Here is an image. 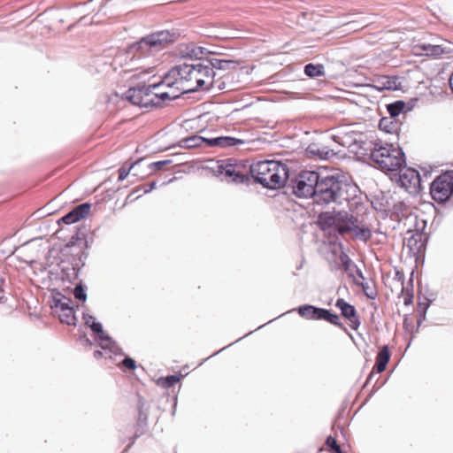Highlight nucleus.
<instances>
[{"label":"nucleus","instance_id":"obj_6","mask_svg":"<svg viewBox=\"0 0 453 453\" xmlns=\"http://www.w3.org/2000/svg\"><path fill=\"white\" fill-rule=\"evenodd\" d=\"M175 79V83L180 84L182 93H192L201 88H204L207 83L205 79H199V70L197 71L196 63H183L174 68L170 73Z\"/></svg>","mask_w":453,"mask_h":453},{"label":"nucleus","instance_id":"obj_41","mask_svg":"<svg viewBox=\"0 0 453 453\" xmlns=\"http://www.w3.org/2000/svg\"><path fill=\"white\" fill-rule=\"evenodd\" d=\"M362 288L365 294V296L370 299H374L377 296L376 290L369 286L368 282H363L361 283Z\"/></svg>","mask_w":453,"mask_h":453},{"label":"nucleus","instance_id":"obj_13","mask_svg":"<svg viewBox=\"0 0 453 453\" xmlns=\"http://www.w3.org/2000/svg\"><path fill=\"white\" fill-rule=\"evenodd\" d=\"M335 306L340 309L342 315L349 321L350 327L357 330L360 326V320L356 308L342 298L337 299Z\"/></svg>","mask_w":453,"mask_h":453},{"label":"nucleus","instance_id":"obj_51","mask_svg":"<svg viewBox=\"0 0 453 453\" xmlns=\"http://www.w3.org/2000/svg\"><path fill=\"white\" fill-rule=\"evenodd\" d=\"M449 86H450V88H451V90L453 92V72H452V74H451V76L449 78Z\"/></svg>","mask_w":453,"mask_h":453},{"label":"nucleus","instance_id":"obj_49","mask_svg":"<svg viewBox=\"0 0 453 453\" xmlns=\"http://www.w3.org/2000/svg\"><path fill=\"white\" fill-rule=\"evenodd\" d=\"M142 434V432H141L140 434L138 433V431H136V432H135L134 436V438H133V440H132L131 443H129V444L127 445V447L126 448L125 451H127V450H128V449L131 447V445H132V444H134V440H135L137 437H139V436H140V434Z\"/></svg>","mask_w":453,"mask_h":453},{"label":"nucleus","instance_id":"obj_9","mask_svg":"<svg viewBox=\"0 0 453 453\" xmlns=\"http://www.w3.org/2000/svg\"><path fill=\"white\" fill-rule=\"evenodd\" d=\"M410 219L415 222L416 229H409L407 231L404 244L409 249L411 254L417 256L425 250L426 237L422 230L425 228L426 222L422 221V226H419L417 221V217H411Z\"/></svg>","mask_w":453,"mask_h":453},{"label":"nucleus","instance_id":"obj_3","mask_svg":"<svg viewBox=\"0 0 453 453\" xmlns=\"http://www.w3.org/2000/svg\"><path fill=\"white\" fill-rule=\"evenodd\" d=\"M178 35V33L170 30L151 33L129 45L127 53L130 56L131 61H144L147 62L144 66H149L150 58L167 48L177 39ZM151 64L154 63L151 62Z\"/></svg>","mask_w":453,"mask_h":453},{"label":"nucleus","instance_id":"obj_40","mask_svg":"<svg viewBox=\"0 0 453 453\" xmlns=\"http://www.w3.org/2000/svg\"><path fill=\"white\" fill-rule=\"evenodd\" d=\"M431 303V301H427L426 303H418V327L421 325L422 321L426 319V311Z\"/></svg>","mask_w":453,"mask_h":453},{"label":"nucleus","instance_id":"obj_45","mask_svg":"<svg viewBox=\"0 0 453 453\" xmlns=\"http://www.w3.org/2000/svg\"><path fill=\"white\" fill-rule=\"evenodd\" d=\"M226 165V160L218 162L216 167L213 169V173L216 176H220L225 174V165Z\"/></svg>","mask_w":453,"mask_h":453},{"label":"nucleus","instance_id":"obj_39","mask_svg":"<svg viewBox=\"0 0 453 453\" xmlns=\"http://www.w3.org/2000/svg\"><path fill=\"white\" fill-rule=\"evenodd\" d=\"M204 50H205V49L203 47H193L190 50V52L188 53V55L190 56V58H196L194 63H197V62H200V61L207 58H203V55L204 54Z\"/></svg>","mask_w":453,"mask_h":453},{"label":"nucleus","instance_id":"obj_50","mask_svg":"<svg viewBox=\"0 0 453 453\" xmlns=\"http://www.w3.org/2000/svg\"><path fill=\"white\" fill-rule=\"evenodd\" d=\"M93 355L95 358L99 359L103 357V352L101 350H95Z\"/></svg>","mask_w":453,"mask_h":453},{"label":"nucleus","instance_id":"obj_33","mask_svg":"<svg viewBox=\"0 0 453 453\" xmlns=\"http://www.w3.org/2000/svg\"><path fill=\"white\" fill-rule=\"evenodd\" d=\"M318 221H319V224H322V225H325V226H334L336 227L335 215L332 216L328 212H321V213H319V217H318Z\"/></svg>","mask_w":453,"mask_h":453},{"label":"nucleus","instance_id":"obj_12","mask_svg":"<svg viewBox=\"0 0 453 453\" xmlns=\"http://www.w3.org/2000/svg\"><path fill=\"white\" fill-rule=\"evenodd\" d=\"M335 229L340 234L350 233L352 229H355L354 226H356V223H358V219L346 211H338L335 214Z\"/></svg>","mask_w":453,"mask_h":453},{"label":"nucleus","instance_id":"obj_58","mask_svg":"<svg viewBox=\"0 0 453 453\" xmlns=\"http://www.w3.org/2000/svg\"><path fill=\"white\" fill-rule=\"evenodd\" d=\"M86 342L88 343V344H92L91 342L89 341V339H86Z\"/></svg>","mask_w":453,"mask_h":453},{"label":"nucleus","instance_id":"obj_47","mask_svg":"<svg viewBox=\"0 0 453 453\" xmlns=\"http://www.w3.org/2000/svg\"><path fill=\"white\" fill-rule=\"evenodd\" d=\"M4 271L3 268L0 266V293L4 292Z\"/></svg>","mask_w":453,"mask_h":453},{"label":"nucleus","instance_id":"obj_31","mask_svg":"<svg viewBox=\"0 0 453 453\" xmlns=\"http://www.w3.org/2000/svg\"><path fill=\"white\" fill-rule=\"evenodd\" d=\"M423 50L426 56L439 57L445 53L444 49L441 45L426 44L423 46Z\"/></svg>","mask_w":453,"mask_h":453},{"label":"nucleus","instance_id":"obj_53","mask_svg":"<svg viewBox=\"0 0 453 453\" xmlns=\"http://www.w3.org/2000/svg\"><path fill=\"white\" fill-rule=\"evenodd\" d=\"M226 347H224L222 348L220 350L217 351V352H214L211 357H213L215 355H217L219 352L222 351L223 349H225Z\"/></svg>","mask_w":453,"mask_h":453},{"label":"nucleus","instance_id":"obj_44","mask_svg":"<svg viewBox=\"0 0 453 453\" xmlns=\"http://www.w3.org/2000/svg\"><path fill=\"white\" fill-rule=\"evenodd\" d=\"M122 365L128 370H134L136 368L134 359L130 357H126L122 361Z\"/></svg>","mask_w":453,"mask_h":453},{"label":"nucleus","instance_id":"obj_11","mask_svg":"<svg viewBox=\"0 0 453 453\" xmlns=\"http://www.w3.org/2000/svg\"><path fill=\"white\" fill-rule=\"evenodd\" d=\"M83 319L86 325L96 334V339L99 340L100 346L104 349H109L111 352L116 354L119 349L116 342L104 332L103 326L100 322L96 321V318L89 314H83Z\"/></svg>","mask_w":453,"mask_h":453},{"label":"nucleus","instance_id":"obj_8","mask_svg":"<svg viewBox=\"0 0 453 453\" xmlns=\"http://www.w3.org/2000/svg\"><path fill=\"white\" fill-rule=\"evenodd\" d=\"M430 194L438 203L447 202L453 194V174L447 172L436 177L431 183Z\"/></svg>","mask_w":453,"mask_h":453},{"label":"nucleus","instance_id":"obj_14","mask_svg":"<svg viewBox=\"0 0 453 453\" xmlns=\"http://www.w3.org/2000/svg\"><path fill=\"white\" fill-rule=\"evenodd\" d=\"M90 203H88L79 204L63 216L60 220L66 225L73 224L88 215L90 211Z\"/></svg>","mask_w":453,"mask_h":453},{"label":"nucleus","instance_id":"obj_29","mask_svg":"<svg viewBox=\"0 0 453 453\" xmlns=\"http://www.w3.org/2000/svg\"><path fill=\"white\" fill-rule=\"evenodd\" d=\"M181 377V375L177 374L168 375L166 377H160L157 380V384L164 388H170L173 387L176 383H178L180 380Z\"/></svg>","mask_w":453,"mask_h":453},{"label":"nucleus","instance_id":"obj_4","mask_svg":"<svg viewBox=\"0 0 453 453\" xmlns=\"http://www.w3.org/2000/svg\"><path fill=\"white\" fill-rule=\"evenodd\" d=\"M175 82L169 81V77H165L161 82L150 85H137L130 88L126 95L127 98L134 105L141 107H155L159 106L166 100H174L179 98L183 93H175L171 91L153 92V89L158 88L160 86H166L172 88Z\"/></svg>","mask_w":453,"mask_h":453},{"label":"nucleus","instance_id":"obj_55","mask_svg":"<svg viewBox=\"0 0 453 453\" xmlns=\"http://www.w3.org/2000/svg\"><path fill=\"white\" fill-rule=\"evenodd\" d=\"M407 325H408V323H407V319H404V321H403V326H404V327H407Z\"/></svg>","mask_w":453,"mask_h":453},{"label":"nucleus","instance_id":"obj_34","mask_svg":"<svg viewBox=\"0 0 453 453\" xmlns=\"http://www.w3.org/2000/svg\"><path fill=\"white\" fill-rule=\"evenodd\" d=\"M85 236L86 234L78 229L76 233L72 236L71 240L67 242L66 246L72 247L74 245H81V243H86Z\"/></svg>","mask_w":453,"mask_h":453},{"label":"nucleus","instance_id":"obj_21","mask_svg":"<svg viewBox=\"0 0 453 453\" xmlns=\"http://www.w3.org/2000/svg\"><path fill=\"white\" fill-rule=\"evenodd\" d=\"M196 68L197 71L199 70L200 75L198 76L199 79H205L207 81V83L204 85L203 88L207 87L211 77L216 76V72L212 71L211 66H210V64L208 62V59H203L200 62L196 63Z\"/></svg>","mask_w":453,"mask_h":453},{"label":"nucleus","instance_id":"obj_7","mask_svg":"<svg viewBox=\"0 0 453 453\" xmlns=\"http://www.w3.org/2000/svg\"><path fill=\"white\" fill-rule=\"evenodd\" d=\"M320 173V172L308 170L300 172L295 179L291 180L293 194L300 198H312L314 202Z\"/></svg>","mask_w":453,"mask_h":453},{"label":"nucleus","instance_id":"obj_24","mask_svg":"<svg viewBox=\"0 0 453 453\" xmlns=\"http://www.w3.org/2000/svg\"><path fill=\"white\" fill-rule=\"evenodd\" d=\"M379 127L380 130H383L387 133L393 134L396 133L399 130V124L395 119L391 118L384 117L380 119L379 122Z\"/></svg>","mask_w":453,"mask_h":453},{"label":"nucleus","instance_id":"obj_59","mask_svg":"<svg viewBox=\"0 0 453 453\" xmlns=\"http://www.w3.org/2000/svg\"><path fill=\"white\" fill-rule=\"evenodd\" d=\"M142 416V414H140ZM139 422H142V417H139Z\"/></svg>","mask_w":453,"mask_h":453},{"label":"nucleus","instance_id":"obj_25","mask_svg":"<svg viewBox=\"0 0 453 453\" xmlns=\"http://www.w3.org/2000/svg\"><path fill=\"white\" fill-rule=\"evenodd\" d=\"M354 228L351 232L354 234L355 238L360 241L367 242L372 236V231L365 225H359V222L356 223Z\"/></svg>","mask_w":453,"mask_h":453},{"label":"nucleus","instance_id":"obj_57","mask_svg":"<svg viewBox=\"0 0 453 453\" xmlns=\"http://www.w3.org/2000/svg\"><path fill=\"white\" fill-rule=\"evenodd\" d=\"M73 271H75V268H74V267L73 268ZM73 273H74V275L77 277L78 273H77L76 272H74Z\"/></svg>","mask_w":453,"mask_h":453},{"label":"nucleus","instance_id":"obj_42","mask_svg":"<svg viewBox=\"0 0 453 453\" xmlns=\"http://www.w3.org/2000/svg\"><path fill=\"white\" fill-rule=\"evenodd\" d=\"M171 163H172V160L165 159V160L153 162V163L150 164L149 167L152 171H158V170H161L165 165H167Z\"/></svg>","mask_w":453,"mask_h":453},{"label":"nucleus","instance_id":"obj_54","mask_svg":"<svg viewBox=\"0 0 453 453\" xmlns=\"http://www.w3.org/2000/svg\"><path fill=\"white\" fill-rule=\"evenodd\" d=\"M334 453H346V452H343L340 447L339 449H337Z\"/></svg>","mask_w":453,"mask_h":453},{"label":"nucleus","instance_id":"obj_46","mask_svg":"<svg viewBox=\"0 0 453 453\" xmlns=\"http://www.w3.org/2000/svg\"><path fill=\"white\" fill-rule=\"evenodd\" d=\"M157 187V182L156 181H152L149 184H146L144 186V193H149L150 191H152L153 189H155Z\"/></svg>","mask_w":453,"mask_h":453},{"label":"nucleus","instance_id":"obj_26","mask_svg":"<svg viewBox=\"0 0 453 453\" xmlns=\"http://www.w3.org/2000/svg\"><path fill=\"white\" fill-rule=\"evenodd\" d=\"M376 88L379 90L381 89H389L395 90L397 89V78L388 77L385 76L382 79L380 78L377 81Z\"/></svg>","mask_w":453,"mask_h":453},{"label":"nucleus","instance_id":"obj_23","mask_svg":"<svg viewBox=\"0 0 453 453\" xmlns=\"http://www.w3.org/2000/svg\"><path fill=\"white\" fill-rule=\"evenodd\" d=\"M209 138H204L199 135H192L180 141V147L182 148H196L200 147L203 143L207 144Z\"/></svg>","mask_w":453,"mask_h":453},{"label":"nucleus","instance_id":"obj_52","mask_svg":"<svg viewBox=\"0 0 453 453\" xmlns=\"http://www.w3.org/2000/svg\"><path fill=\"white\" fill-rule=\"evenodd\" d=\"M357 275H358L360 278H362L363 280L365 279V278H364V275H363V273H362L360 270L357 269Z\"/></svg>","mask_w":453,"mask_h":453},{"label":"nucleus","instance_id":"obj_10","mask_svg":"<svg viewBox=\"0 0 453 453\" xmlns=\"http://www.w3.org/2000/svg\"><path fill=\"white\" fill-rule=\"evenodd\" d=\"M399 171L397 183L409 194H418L420 189L421 179L418 171L411 167L402 166Z\"/></svg>","mask_w":453,"mask_h":453},{"label":"nucleus","instance_id":"obj_32","mask_svg":"<svg viewBox=\"0 0 453 453\" xmlns=\"http://www.w3.org/2000/svg\"><path fill=\"white\" fill-rule=\"evenodd\" d=\"M369 23H370V21L366 18L363 17L359 19L349 20L346 23V26L349 27V30L357 31L363 27H366Z\"/></svg>","mask_w":453,"mask_h":453},{"label":"nucleus","instance_id":"obj_5","mask_svg":"<svg viewBox=\"0 0 453 453\" xmlns=\"http://www.w3.org/2000/svg\"><path fill=\"white\" fill-rule=\"evenodd\" d=\"M250 172L255 182L270 189L283 187L288 179L289 173L287 165L274 160L254 163L250 165Z\"/></svg>","mask_w":453,"mask_h":453},{"label":"nucleus","instance_id":"obj_1","mask_svg":"<svg viewBox=\"0 0 453 453\" xmlns=\"http://www.w3.org/2000/svg\"><path fill=\"white\" fill-rule=\"evenodd\" d=\"M357 190V187L349 183L345 175L321 173L313 203L322 206L342 204L349 201Z\"/></svg>","mask_w":453,"mask_h":453},{"label":"nucleus","instance_id":"obj_30","mask_svg":"<svg viewBox=\"0 0 453 453\" xmlns=\"http://www.w3.org/2000/svg\"><path fill=\"white\" fill-rule=\"evenodd\" d=\"M59 319L62 323H65L67 325H75L76 318L74 316V311L72 306L69 308H65V311L58 312Z\"/></svg>","mask_w":453,"mask_h":453},{"label":"nucleus","instance_id":"obj_18","mask_svg":"<svg viewBox=\"0 0 453 453\" xmlns=\"http://www.w3.org/2000/svg\"><path fill=\"white\" fill-rule=\"evenodd\" d=\"M413 104L411 103L406 104L402 100H397L387 105V110L389 114V118L395 119L400 115V113H405L411 111Z\"/></svg>","mask_w":453,"mask_h":453},{"label":"nucleus","instance_id":"obj_15","mask_svg":"<svg viewBox=\"0 0 453 453\" xmlns=\"http://www.w3.org/2000/svg\"><path fill=\"white\" fill-rule=\"evenodd\" d=\"M243 143V140L231 136H219L215 138H209V140L207 141L208 147L229 148Z\"/></svg>","mask_w":453,"mask_h":453},{"label":"nucleus","instance_id":"obj_19","mask_svg":"<svg viewBox=\"0 0 453 453\" xmlns=\"http://www.w3.org/2000/svg\"><path fill=\"white\" fill-rule=\"evenodd\" d=\"M232 161V158L226 160V165H225L226 177L230 178L231 181L234 183L245 182L248 177L237 171V165L233 164Z\"/></svg>","mask_w":453,"mask_h":453},{"label":"nucleus","instance_id":"obj_27","mask_svg":"<svg viewBox=\"0 0 453 453\" xmlns=\"http://www.w3.org/2000/svg\"><path fill=\"white\" fill-rule=\"evenodd\" d=\"M318 307L311 304L300 305L297 308L299 315L306 319L316 320V313Z\"/></svg>","mask_w":453,"mask_h":453},{"label":"nucleus","instance_id":"obj_28","mask_svg":"<svg viewBox=\"0 0 453 453\" xmlns=\"http://www.w3.org/2000/svg\"><path fill=\"white\" fill-rule=\"evenodd\" d=\"M304 73L311 78L323 76L325 74L324 66L320 64L309 63L304 66Z\"/></svg>","mask_w":453,"mask_h":453},{"label":"nucleus","instance_id":"obj_60","mask_svg":"<svg viewBox=\"0 0 453 453\" xmlns=\"http://www.w3.org/2000/svg\"><path fill=\"white\" fill-rule=\"evenodd\" d=\"M142 416V414H140ZM139 422H142V417H139Z\"/></svg>","mask_w":453,"mask_h":453},{"label":"nucleus","instance_id":"obj_36","mask_svg":"<svg viewBox=\"0 0 453 453\" xmlns=\"http://www.w3.org/2000/svg\"><path fill=\"white\" fill-rule=\"evenodd\" d=\"M140 162V160H137L132 164H124L119 170V180H125L127 175L129 174V173L131 172V170L136 165H138Z\"/></svg>","mask_w":453,"mask_h":453},{"label":"nucleus","instance_id":"obj_16","mask_svg":"<svg viewBox=\"0 0 453 453\" xmlns=\"http://www.w3.org/2000/svg\"><path fill=\"white\" fill-rule=\"evenodd\" d=\"M316 320H325L334 326L340 327L343 331H347V328L340 321L339 316L336 313L331 311L330 310L318 307L316 313Z\"/></svg>","mask_w":453,"mask_h":453},{"label":"nucleus","instance_id":"obj_43","mask_svg":"<svg viewBox=\"0 0 453 453\" xmlns=\"http://www.w3.org/2000/svg\"><path fill=\"white\" fill-rule=\"evenodd\" d=\"M326 444L328 447V449L332 452H335L340 448V445L337 443L336 439L332 436H328L326 438Z\"/></svg>","mask_w":453,"mask_h":453},{"label":"nucleus","instance_id":"obj_22","mask_svg":"<svg viewBox=\"0 0 453 453\" xmlns=\"http://www.w3.org/2000/svg\"><path fill=\"white\" fill-rule=\"evenodd\" d=\"M71 299L62 296L60 293H58L53 296L51 308L55 309L56 312L63 311L65 308H69L71 306Z\"/></svg>","mask_w":453,"mask_h":453},{"label":"nucleus","instance_id":"obj_2","mask_svg":"<svg viewBox=\"0 0 453 453\" xmlns=\"http://www.w3.org/2000/svg\"><path fill=\"white\" fill-rule=\"evenodd\" d=\"M356 143L360 154L369 156L381 171H398L406 164L405 154L400 147L372 141H357Z\"/></svg>","mask_w":453,"mask_h":453},{"label":"nucleus","instance_id":"obj_35","mask_svg":"<svg viewBox=\"0 0 453 453\" xmlns=\"http://www.w3.org/2000/svg\"><path fill=\"white\" fill-rule=\"evenodd\" d=\"M225 88H226V83L224 81H222L220 79H215V76H212L208 86L205 87L203 89L206 91H209L211 89L220 91V90L225 89Z\"/></svg>","mask_w":453,"mask_h":453},{"label":"nucleus","instance_id":"obj_56","mask_svg":"<svg viewBox=\"0 0 453 453\" xmlns=\"http://www.w3.org/2000/svg\"><path fill=\"white\" fill-rule=\"evenodd\" d=\"M332 155H334V152L330 150H328V157H331Z\"/></svg>","mask_w":453,"mask_h":453},{"label":"nucleus","instance_id":"obj_20","mask_svg":"<svg viewBox=\"0 0 453 453\" xmlns=\"http://www.w3.org/2000/svg\"><path fill=\"white\" fill-rule=\"evenodd\" d=\"M390 359V351L388 345H384L380 349L374 365V369L378 373H380L386 370L387 365Z\"/></svg>","mask_w":453,"mask_h":453},{"label":"nucleus","instance_id":"obj_17","mask_svg":"<svg viewBox=\"0 0 453 453\" xmlns=\"http://www.w3.org/2000/svg\"><path fill=\"white\" fill-rule=\"evenodd\" d=\"M212 71H230L234 70L239 65V62L233 59H224L217 58H207Z\"/></svg>","mask_w":453,"mask_h":453},{"label":"nucleus","instance_id":"obj_38","mask_svg":"<svg viewBox=\"0 0 453 453\" xmlns=\"http://www.w3.org/2000/svg\"><path fill=\"white\" fill-rule=\"evenodd\" d=\"M73 294L77 300L81 302H85L87 300V294L81 282L74 287Z\"/></svg>","mask_w":453,"mask_h":453},{"label":"nucleus","instance_id":"obj_37","mask_svg":"<svg viewBox=\"0 0 453 453\" xmlns=\"http://www.w3.org/2000/svg\"><path fill=\"white\" fill-rule=\"evenodd\" d=\"M339 258L345 272L349 273L352 266L357 268V266L353 265L352 260L347 253L343 251L341 252Z\"/></svg>","mask_w":453,"mask_h":453},{"label":"nucleus","instance_id":"obj_48","mask_svg":"<svg viewBox=\"0 0 453 453\" xmlns=\"http://www.w3.org/2000/svg\"><path fill=\"white\" fill-rule=\"evenodd\" d=\"M413 302V295H408L404 297L403 303L404 305H410Z\"/></svg>","mask_w":453,"mask_h":453}]
</instances>
